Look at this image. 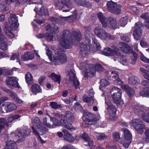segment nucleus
<instances>
[{
	"instance_id": "c9c22d12",
	"label": "nucleus",
	"mask_w": 149,
	"mask_h": 149,
	"mask_svg": "<svg viewBox=\"0 0 149 149\" xmlns=\"http://www.w3.org/2000/svg\"><path fill=\"white\" fill-rule=\"evenodd\" d=\"M49 77L54 81L58 82L59 84H60L61 79L60 75H57L54 73H52L49 75Z\"/></svg>"
},
{
	"instance_id": "473e14b6",
	"label": "nucleus",
	"mask_w": 149,
	"mask_h": 149,
	"mask_svg": "<svg viewBox=\"0 0 149 149\" xmlns=\"http://www.w3.org/2000/svg\"><path fill=\"white\" fill-rule=\"evenodd\" d=\"M31 91L33 93L36 94L38 93H39L41 91V89L39 86L37 84H35L33 85L31 87Z\"/></svg>"
},
{
	"instance_id": "1a4fd4ad",
	"label": "nucleus",
	"mask_w": 149,
	"mask_h": 149,
	"mask_svg": "<svg viewBox=\"0 0 149 149\" xmlns=\"http://www.w3.org/2000/svg\"><path fill=\"white\" fill-rule=\"evenodd\" d=\"M66 73L67 77H69V80L72 82L76 88H78L79 82L77 79L74 70L70 69H66Z\"/></svg>"
},
{
	"instance_id": "c03bdc74",
	"label": "nucleus",
	"mask_w": 149,
	"mask_h": 149,
	"mask_svg": "<svg viewBox=\"0 0 149 149\" xmlns=\"http://www.w3.org/2000/svg\"><path fill=\"white\" fill-rule=\"evenodd\" d=\"M95 136L98 140H100L107 139L108 137L107 136L103 133H97L95 134Z\"/></svg>"
},
{
	"instance_id": "aec40b11",
	"label": "nucleus",
	"mask_w": 149,
	"mask_h": 149,
	"mask_svg": "<svg viewBox=\"0 0 149 149\" xmlns=\"http://www.w3.org/2000/svg\"><path fill=\"white\" fill-rule=\"evenodd\" d=\"M118 47L123 52L129 54L132 51L131 48L128 44L124 42H120Z\"/></svg>"
},
{
	"instance_id": "bf43d9fd",
	"label": "nucleus",
	"mask_w": 149,
	"mask_h": 149,
	"mask_svg": "<svg viewBox=\"0 0 149 149\" xmlns=\"http://www.w3.org/2000/svg\"><path fill=\"white\" fill-rule=\"evenodd\" d=\"M85 35V39L87 40L88 44H89L90 40L89 39V38L91 39V37L93 36V35L90 32L88 31H87L86 32ZM89 44H88V45Z\"/></svg>"
},
{
	"instance_id": "393cba45",
	"label": "nucleus",
	"mask_w": 149,
	"mask_h": 149,
	"mask_svg": "<svg viewBox=\"0 0 149 149\" xmlns=\"http://www.w3.org/2000/svg\"><path fill=\"white\" fill-rule=\"evenodd\" d=\"M60 122L62 123L63 127L68 130H75L74 127L72 126L71 123V122L65 121V119L64 120L61 119Z\"/></svg>"
},
{
	"instance_id": "de8ad7c7",
	"label": "nucleus",
	"mask_w": 149,
	"mask_h": 149,
	"mask_svg": "<svg viewBox=\"0 0 149 149\" xmlns=\"http://www.w3.org/2000/svg\"><path fill=\"white\" fill-rule=\"evenodd\" d=\"M50 120L53 122L54 125L56 126H60L62 125V123L60 122L56 118L52 117H50Z\"/></svg>"
},
{
	"instance_id": "9b49d317",
	"label": "nucleus",
	"mask_w": 149,
	"mask_h": 149,
	"mask_svg": "<svg viewBox=\"0 0 149 149\" xmlns=\"http://www.w3.org/2000/svg\"><path fill=\"white\" fill-rule=\"evenodd\" d=\"M102 52L104 55L108 56H118L120 55L118 47H116L113 49H111L109 47H107L104 49Z\"/></svg>"
},
{
	"instance_id": "e433bc0d",
	"label": "nucleus",
	"mask_w": 149,
	"mask_h": 149,
	"mask_svg": "<svg viewBox=\"0 0 149 149\" xmlns=\"http://www.w3.org/2000/svg\"><path fill=\"white\" fill-rule=\"evenodd\" d=\"M131 138L125 137L122 143L123 146L126 148H127L129 144L131 143L132 140Z\"/></svg>"
},
{
	"instance_id": "09e8293b",
	"label": "nucleus",
	"mask_w": 149,
	"mask_h": 149,
	"mask_svg": "<svg viewBox=\"0 0 149 149\" xmlns=\"http://www.w3.org/2000/svg\"><path fill=\"white\" fill-rule=\"evenodd\" d=\"M127 19L126 17H125L120 19L119 24L122 26H125L127 23Z\"/></svg>"
},
{
	"instance_id": "603ef678",
	"label": "nucleus",
	"mask_w": 149,
	"mask_h": 149,
	"mask_svg": "<svg viewBox=\"0 0 149 149\" xmlns=\"http://www.w3.org/2000/svg\"><path fill=\"white\" fill-rule=\"evenodd\" d=\"M1 109L2 113H5L8 112L7 103H5L2 104L1 107Z\"/></svg>"
},
{
	"instance_id": "f257e3e1",
	"label": "nucleus",
	"mask_w": 149,
	"mask_h": 149,
	"mask_svg": "<svg viewBox=\"0 0 149 149\" xmlns=\"http://www.w3.org/2000/svg\"><path fill=\"white\" fill-rule=\"evenodd\" d=\"M59 37L60 44L65 49H68L71 47L72 43H75L80 41L81 36L80 33L75 31L72 32L71 36L72 40H70V32L68 30H65L60 33Z\"/></svg>"
},
{
	"instance_id": "e2e57ef3",
	"label": "nucleus",
	"mask_w": 149,
	"mask_h": 149,
	"mask_svg": "<svg viewBox=\"0 0 149 149\" xmlns=\"http://www.w3.org/2000/svg\"><path fill=\"white\" fill-rule=\"evenodd\" d=\"M47 119L46 117H45L44 118L43 120V122L44 124L47 127H48L49 128H53V125L47 123Z\"/></svg>"
},
{
	"instance_id": "c756f323",
	"label": "nucleus",
	"mask_w": 149,
	"mask_h": 149,
	"mask_svg": "<svg viewBox=\"0 0 149 149\" xmlns=\"http://www.w3.org/2000/svg\"><path fill=\"white\" fill-rule=\"evenodd\" d=\"M121 88L123 90L126 91L130 96L133 95L134 93V91L131 88L128 86L123 85H122Z\"/></svg>"
},
{
	"instance_id": "ea45409f",
	"label": "nucleus",
	"mask_w": 149,
	"mask_h": 149,
	"mask_svg": "<svg viewBox=\"0 0 149 149\" xmlns=\"http://www.w3.org/2000/svg\"><path fill=\"white\" fill-rule=\"evenodd\" d=\"M49 20L53 22L56 23L61 25H64L65 24L64 22H62L61 18L58 20L57 18L53 17H50L49 18Z\"/></svg>"
},
{
	"instance_id": "f704fd0d",
	"label": "nucleus",
	"mask_w": 149,
	"mask_h": 149,
	"mask_svg": "<svg viewBox=\"0 0 149 149\" xmlns=\"http://www.w3.org/2000/svg\"><path fill=\"white\" fill-rule=\"evenodd\" d=\"M79 4L81 6H84L87 7H90L91 6L90 3L86 1V0H74Z\"/></svg>"
},
{
	"instance_id": "69168bd1",
	"label": "nucleus",
	"mask_w": 149,
	"mask_h": 149,
	"mask_svg": "<svg viewBox=\"0 0 149 149\" xmlns=\"http://www.w3.org/2000/svg\"><path fill=\"white\" fill-rule=\"evenodd\" d=\"M141 59L144 62L149 63V59L145 56L142 54H141Z\"/></svg>"
},
{
	"instance_id": "20e7f679",
	"label": "nucleus",
	"mask_w": 149,
	"mask_h": 149,
	"mask_svg": "<svg viewBox=\"0 0 149 149\" xmlns=\"http://www.w3.org/2000/svg\"><path fill=\"white\" fill-rule=\"evenodd\" d=\"M61 49H59L55 51V55L53 56L52 61L55 65L59 64L60 63H65L67 60L65 54Z\"/></svg>"
},
{
	"instance_id": "79ce46f5",
	"label": "nucleus",
	"mask_w": 149,
	"mask_h": 149,
	"mask_svg": "<svg viewBox=\"0 0 149 149\" xmlns=\"http://www.w3.org/2000/svg\"><path fill=\"white\" fill-rule=\"evenodd\" d=\"M45 38L48 41H55L56 38L52 34L49 33H45Z\"/></svg>"
},
{
	"instance_id": "a18cd8bd",
	"label": "nucleus",
	"mask_w": 149,
	"mask_h": 149,
	"mask_svg": "<svg viewBox=\"0 0 149 149\" xmlns=\"http://www.w3.org/2000/svg\"><path fill=\"white\" fill-rule=\"evenodd\" d=\"M129 80L130 83L133 85H136L139 84L140 81L138 78L136 77H132L129 79Z\"/></svg>"
},
{
	"instance_id": "13d9d810",
	"label": "nucleus",
	"mask_w": 149,
	"mask_h": 149,
	"mask_svg": "<svg viewBox=\"0 0 149 149\" xmlns=\"http://www.w3.org/2000/svg\"><path fill=\"white\" fill-rule=\"evenodd\" d=\"M50 106L53 109H57L61 107V106L57 104V103L54 102H51L50 104Z\"/></svg>"
},
{
	"instance_id": "37998d69",
	"label": "nucleus",
	"mask_w": 149,
	"mask_h": 149,
	"mask_svg": "<svg viewBox=\"0 0 149 149\" xmlns=\"http://www.w3.org/2000/svg\"><path fill=\"white\" fill-rule=\"evenodd\" d=\"M25 79L26 82L29 84H31L33 80V77L31 74L29 72H28L25 75Z\"/></svg>"
},
{
	"instance_id": "72a5a7b5",
	"label": "nucleus",
	"mask_w": 149,
	"mask_h": 149,
	"mask_svg": "<svg viewBox=\"0 0 149 149\" xmlns=\"http://www.w3.org/2000/svg\"><path fill=\"white\" fill-rule=\"evenodd\" d=\"M3 125H6L7 127L9 126V124L6 119L0 118V133L4 127Z\"/></svg>"
},
{
	"instance_id": "2f4dec72",
	"label": "nucleus",
	"mask_w": 149,
	"mask_h": 149,
	"mask_svg": "<svg viewBox=\"0 0 149 149\" xmlns=\"http://www.w3.org/2000/svg\"><path fill=\"white\" fill-rule=\"evenodd\" d=\"M65 119V121L72 122V120L74 119V116L73 114L70 111H66L65 116H63V120H64Z\"/></svg>"
},
{
	"instance_id": "412c9836",
	"label": "nucleus",
	"mask_w": 149,
	"mask_h": 149,
	"mask_svg": "<svg viewBox=\"0 0 149 149\" xmlns=\"http://www.w3.org/2000/svg\"><path fill=\"white\" fill-rule=\"evenodd\" d=\"M133 109L134 113L139 116L141 117L144 113V108L142 105H135L133 106Z\"/></svg>"
},
{
	"instance_id": "0eeeda50",
	"label": "nucleus",
	"mask_w": 149,
	"mask_h": 149,
	"mask_svg": "<svg viewBox=\"0 0 149 149\" xmlns=\"http://www.w3.org/2000/svg\"><path fill=\"white\" fill-rule=\"evenodd\" d=\"M30 130L29 128L26 129H18L11 132V136H17L22 139L28 136L30 134Z\"/></svg>"
},
{
	"instance_id": "338daca9",
	"label": "nucleus",
	"mask_w": 149,
	"mask_h": 149,
	"mask_svg": "<svg viewBox=\"0 0 149 149\" xmlns=\"http://www.w3.org/2000/svg\"><path fill=\"white\" fill-rule=\"evenodd\" d=\"M113 137L114 140L116 141H118L120 139L119 134L117 132L113 134Z\"/></svg>"
},
{
	"instance_id": "5fc2aeb1",
	"label": "nucleus",
	"mask_w": 149,
	"mask_h": 149,
	"mask_svg": "<svg viewBox=\"0 0 149 149\" xmlns=\"http://www.w3.org/2000/svg\"><path fill=\"white\" fill-rule=\"evenodd\" d=\"M114 61H116L117 60H118L119 62L123 65H125L126 61V58L124 57H120L119 60H118V58H114Z\"/></svg>"
},
{
	"instance_id": "5701e85b",
	"label": "nucleus",
	"mask_w": 149,
	"mask_h": 149,
	"mask_svg": "<svg viewBox=\"0 0 149 149\" xmlns=\"http://www.w3.org/2000/svg\"><path fill=\"white\" fill-rule=\"evenodd\" d=\"M8 45L4 35L0 34V48L3 50H6L8 49Z\"/></svg>"
},
{
	"instance_id": "bb28decb",
	"label": "nucleus",
	"mask_w": 149,
	"mask_h": 149,
	"mask_svg": "<svg viewBox=\"0 0 149 149\" xmlns=\"http://www.w3.org/2000/svg\"><path fill=\"white\" fill-rule=\"evenodd\" d=\"M93 98L92 97H89L86 95H84L82 97L83 101L86 102L88 106L93 105L94 101Z\"/></svg>"
},
{
	"instance_id": "6e6552de",
	"label": "nucleus",
	"mask_w": 149,
	"mask_h": 149,
	"mask_svg": "<svg viewBox=\"0 0 149 149\" xmlns=\"http://www.w3.org/2000/svg\"><path fill=\"white\" fill-rule=\"evenodd\" d=\"M9 24H6L9 26V29L13 31L16 30L19 26L17 17L15 15L11 14L9 18Z\"/></svg>"
},
{
	"instance_id": "f8f14e48",
	"label": "nucleus",
	"mask_w": 149,
	"mask_h": 149,
	"mask_svg": "<svg viewBox=\"0 0 149 149\" xmlns=\"http://www.w3.org/2000/svg\"><path fill=\"white\" fill-rule=\"evenodd\" d=\"M142 26L140 22L136 23L134 27V29L133 34L135 39L136 40H139L142 35V31L141 28Z\"/></svg>"
},
{
	"instance_id": "8fccbe9b",
	"label": "nucleus",
	"mask_w": 149,
	"mask_h": 149,
	"mask_svg": "<svg viewBox=\"0 0 149 149\" xmlns=\"http://www.w3.org/2000/svg\"><path fill=\"white\" fill-rule=\"evenodd\" d=\"M121 130L124 133L125 137L132 138L131 134L128 130L123 128L121 129Z\"/></svg>"
},
{
	"instance_id": "4d7b16f0",
	"label": "nucleus",
	"mask_w": 149,
	"mask_h": 149,
	"mask_svg": "<svg viewBox=\"0 0 149 149\" xmlns=\"http://www.w3.org/2000/svg\"><path fill=\"white\" fill-rule=\"evenodd\" d=\"M103 29L102 28L101 26H98L95 27L94 29V31L95 34L97 35L98 36L100 35V34L102 32V30Z\"/></svg>"
},
{
	"instance_id": "680f3d73",
	"label": "nucleus",
	"mask_w": 149,
	"mask_h": 149,
	"mask_svg": "<svg viewBox=\"0 0 149 149\" xmlns=\"http://www.w3.org/2000/svg\"><path fill=\"white\" fill-rule=\"evenodd\" d=\"M141 17L145 19L146 22L149 23V16L147 13L143 14L141 16Z\"/></svg>"
},
{
	"instance_id": "dca6fc26",
	"label": "nucleus",
	"mask_w": 149,
	"mask_h": 149,
	"mask_svg": "<svg viewBox=\"0 0 149 149\" xmlns=\"http://www.w3.org/2000/svg\"><path fill=\"white\" fill-rule=\"evenodd\" d=\"M86 67V70L84 72V77H91L94 76L95 70L94 69L93 65H85Z\"/></svg>"
},
{
	"instance_id": "2eb2a0df",
	"label": "nucleus",
	"mask_w": 149,
	"mask_h": 149,
	"mask_svg": "<svg viewBox=\"0 0 149 149\" xmlns=\"http://www.w3.org/2000/svg\"><path fill=\"white\" fill-rule=\"evenodd\" d=\"M107 104L108 106L107 109V115L108 116L109 118L113 120L115 116L116 109L115 107L110 102H108Z\"/></svg>"
},
{
	"instance_id": "9d476101",
	"label": "nucleus",
	"mask_w": 149,
	"mask_h": 149,
	"mask_svg": "<svg viewBox=\"0 0 149 149\" xmlns=\"http://www.w3.org/2000/svg\"><path fill=\"white\" fill-rule=\"evenodd\" d=\"M94 51L95 50V47L92 45L88 46L86 44L82 43L80 45V54L83 56H86L88 54L89 50Z\"/></svg>"
},
{
	"instance_id": "a19ab883",
	"label": "nucleus",
	"mask_w": 149,
	"mask_h": 149,
	"mask_svg": "<svg viewBox=\"0 0 149 149\" xmlns=\"http://www.w3.org/2000/svg\"><path fill=\"white\" fill-rule=\"evenodd\" d=\"M121 95V93L112 95V98L115 103H118L120 101Z\"/></svg>"
},
{
	"instance_id": "58836bf2",
	"label": "nucleus",
	"mask_w": 149,
	"mask_h": 149,
	"mask_svg": "<svg viewBox=\"0 0 149 149\" xmlns=\"http://www.w3.org/2000/svg\"><path fill=\"white\" fill-rule=\"evenodd\" d=\"M4 30L8 36L12 38H14L15 37L13 33L10 31L11 30L9 29V26L7 25H5L4 28Z\"/></svg>"
},
{
	"instance_id": "0e129e2a",
	"label": "nucleus",
	"mask_w": 149,
	"mask_h": 149,
	"mask_svg": "<svg viewBox=\"0 0 149 149\" xmlns=\"http://www.w3.org/2000/svg\"><path fill=\"white\" fill-rule=\"evenodd\" d=\"M144 134L145 141L149 143V129H147L146 130Z\"/></svg>"
},
{
	"instance_id": "774afa93",
	"label": "nucleus",
	"mask_w": 149,
	"mask_h": 149,
	"mask_svg": "<svg viewBox=\"0 0 149 149\" xmlns=\"http://www.w3.org/2000/svg\"><path fill=\"white\" fill-rule=\"evenodd\" d=\"M82 138L85 141H90V139L86 133H84L82 136Z\"/></svg>"
},
{
	"instance_id": "3c124183",
	"label": "nucleus",
	"mask_w": 149,
	"mask_h": 149,
	"mask_svg": "<svg viewBox=\"0 0 149 149\" xmlns=\"http://www.w3.org/2000/svg\"><path fill=\"white\" fill-rule=\"evenodd\" d=\"M111 95L116 94H120L121 93V91L120 89L118 88L114 87L112 88L111 91Z\"/></svg>"
},
{
	"instance_id": "39448f33",
	"label": "nucleus",
	"mask_w": 149,
	"mask_h": 149,
	"mask_svg": "<svg viewBox=\"0 0 149 149\" xmlns=\"http://www.w3.org/2000/svg\"><path fill=\"white\" fill-rule=\"evenodd\" d=\"M130 123L134 127L138 133L141 134L144 132L145 125L140 119H134L130 122Z\"/></svg>"
},
{
	"instance_id": "4be33fe9",
	"label": "nucleus",
	"mask_w": 149,
	"mask_h": 149,
	"mask_svg": "<svg viewBox=\"0 0 149 149\" xmlns=\"http://www.w3.org/2000/svg\"><path fill=\"white\" fill-rule=\"evenodd\" d=\"M141 84L144 86L148 85L149 86V83L146 80L143 81L141 83ZM140 94L141 96L149 97V87H146L144 88L143 90L140 92Z\"/></svg>"
},
{
	"instance_id": "6e6d98bb",
	"label": "nucleus",
	"mask_w": 149,
	"mask_h": 149,
	"mask_svg": "<svg viewBox=\"0 0 149 149\" xmlns=\"http://www.w3.org/2000/svg\"><path fill=\"white\" fill-rule=\"evenodd\" d=\"M141 117L143 120L149 123V113H146L144 112Z\"/></svg>"
},
{
	"instance_id": "4468645a",
	"label": "nucleus",
	"mask_w": 149,
	"mask_h": 149,
	"mask_svg": "<svg viewBox=\"0 0 149 149\" xmlns=\"http://www.w3.org/2000/svg\"><path fill=\"white\" fill-rule=\"evenodd\" d=\"M99 118H95L90 113L87 114L86 117H83L82 118L83 120L86 124L91 125L95 124Z\"/></svg>"
},
{
	"instance_id": "f03ea898",
	"label": "nucleus",
	"mask_w": 149,
	"mask_h": 149,
	"mask_svg": "<svg viewBox=\"0 0 149 149\" xmlns=\"http://www.w3.org/2000/svg\"><path fill=\"white\" fill-rule=\"evenodd\" d=\"M98 17L104 27H108L115 29L117 27V20L116 18L112 17L106 18L103 14L101 13L97 14Z\"/></svg>"
},
{
	"instance_id": "c85d7f7f",
	"label": "nucleus",
	"mask_w": 149,
	"mask_h": 149,
	"mask_svg": "<svg viewBox=\"0 0 149 149\" xmlns=\"http://www.w3.org/2000/svg\"><path fill=\"white\" fill-rule=\"evenodd\" d=\"M34 58V55L30 52H27L25 53L22 57L23 61H27L33 59Z\"/></svg>"
},
{
	"instance_id": "7c9ffc66",
	"label": "nucleus",
	"mask_w": 149,
	"mask_h": 149,
	"mask_svg": "<svg viewBox=\"0 0 149 149\" xmlns=\"http://www.w3.org/2000/svg\"><path fill=\"white\" fill-rule=\"evenodd\" d=\"M102 32L98 36V37L102 39H105L107 38H109L110 39H113V37L110 34H108L106 31L103 29Z\"/></svg>"
},
{
	"instance_id": "6ab92c4d",
	"label": "nucleus",
	"mask_w": 149,
	"mask_h": 149,
	"mask_svg": "<svg viewBox=\"0 0 149 149\" xmlns=\"http://www.w3.org/2000/svg\"><path fill=\"white\" fill-rule=\"evenodd\" d=\"M61 3L63 6V12H69L72 8V2L70 0H61Z\"/></svg>"
},
{
	"instance_id": "49530a36",
	"label": "nucleus",
	"mask_w": 149,
	"mask_h": 149,
	"mask_svg": "<svg viewBox=\"0 0 149 149\" xmlns=\"http://www.w3.org/2000/svg\"><path fill=\"white\" fill-rule=\"evenodd\" d=\"M140 70L143 74L144 77L149 81V73L147 72V71L143 68H141Z\"/></svg>"
},
{
	"instance_id": "b1692460",
	"label": "nucleus",
	"mask_w": 149,
	"mask_h": 149,
	"mask_svg": "<svg viewBox=\"0 0 149 149\" xmlns=\"http://www.w3.org/2000/svg\"><path fill=\"white\" fill-rule=\"evenodd\" d=\"M46 30L52 33H56L59 32V29L58 27L54 24L47 25L45 27Z\"/></svg>"
},
{
	"instance_id": "423d86ee",
	"label": "nucleus",
	"mask_w": 149,
	"mask_h": 149,
	"mask_svg": "<svg viewBox=\"0 0 149 149\" xmlns=\"http://www.w3.org/2000/svg\"><path fill=\"white\" fill-rule=\"evenodd\" d=\"M107 5L108 10L111 13L117 14L121 13L120 5L110 1L107 2Z\"/></svg>"
},
{
	"instance_id": "052dcab7",
	"label": "nucleus",
	"mask_w": 149,
	"mask_h": 149,
	"mask_svg": "<svg viewBox=\"0 0 149 149\" xmlns=\"http://www.w3.org/2000/svg\"><path fill=\"white\" fill-rule=\"evenodd\" d=\"M109 84V81L104 79L101 80L100 81V86L101 87H105Z\"/></svg>"
},
{
	"instance_id": "a878e982",
	"label": "nucleus",
	"mask_w": 149,
	"mask_h": 149,
	"mask_svg": "<svg viewBox=\"0 0 149 149\" xmlns=\"http://www.w3.org/2000/svg\"><path fill=\"white\" fill-rule=\"evenodd\" d=\"M63 132L64 133L63 137L66 141L69 142H73L74 140V138L69 132L66 130H63Z\"/></svg>"
},
{
	"instance_id": "4c0bfd02",
	"label": "nucleus",
	"mask_w": 149,
	"mask_h": 149,
	"mask_svg": "<svg viewBox=\"0 0 149 149\" xmlns=\"http://www.w3.org/2000/svg\"><path fill=\"white\" fill-rule=\"evenodd\" d=\"M7 106L8 107V112H10L13 111L17 109V106L13 103H7Z\"/></svg>"
},
{
	"instance_id": "7ed1b4c3",
	"label": "nucleus",
	"mask_w": 149,
	"mask_h": 149,
	"mask_svg": "<svg viewBox=\"0 0 149 149\" xmlns=\"http://www.w3.org/2000/svg\"><path fill=\"white\" fill-rule=\"evenodd\" d=\"M32 123L37 125L36 127L33 126L32 127L34 134L37 135H42L47 132V130L45 127L42 125L40 120L38 117H35L32 119Z\"/></svg>"
},
{
	"instance_id": "f3484780",
	"label": "nucleus",
	"mask_w": 149,
	"mask_h": 149,
	"mask_svg": "<svg viewBox=\"0 0 149 149\" xmlns=\"http://www.w3.org/2000/svg\"><path fill=\"white\" fill-rule=\"evenodd\" d=\"M77 12L76 11H74V14L72 15L67 17L60 16V18H61L62 22H64L65 23V21H66L69 22H72L77 19Z\"/></svg>"
},
{
	"instance_id": "cd10ccee",
	"label": "nucleus",
	"mask_w": 149,
	"mask_h": 149,
	"mask_svg": "<svg viewBox=\"0 0 149 149\" xmlns=\"http://www.w3.org/2000/svg\"><path fill=\"white\" fill-rule=\"evenodd\" d=\"M4 149H17L16 143L12 141H8Z\"/></svg>"
},
{
	"instance_id": "a211bd4d",
	"label": "nucleus",
	"mask_w": 149,
	"mask_h": 149,
	"mask_svg": "<svg viewBox=\"0 0 149 149\" xmlns=\"http://www.w3.org/2000/svg\"><path fill=\"white\" fill-rule=\"evenodd\" d=\"M34 10L36 13L40 15H46L48 14V10L47 9H44L42 5L41 4H39L36 6Z\"/></svg>"
},
{
	"instance_id": "864d4df0",
	"label": "nucleus",
	"mask_w": 149,
	"mask_h": 149,
	"mask_svg": "<svg viewBox=\"0 0 149 149\" xmlns=\"http://www.w3.org/2000/svg\"><path fill=\"white\" fill-rule=\"evenodd\" d=\"M93 65L94 66L93 68L95 70V71L97 70L98 72H100L104 70V68L100 64H98L96 65Z\"/></svg>"
},
{
	"instance_id": "ddd939ff",
	"label": "nucleus",
	"mask_w": 149,
	"mask_h": 149,
	"mask_svg": "<svg viewBox=\"0 0 149 149\" xmlns=\"http://www.w3.org/2000/svg\"><path fill=\"white\" fill-rule=\"evenodd\" d=\"M18 79L15 77H8L6 80V83L8 86L10 88H19L20 86L18 83Z\"/></svg>"
}]
</instances>
